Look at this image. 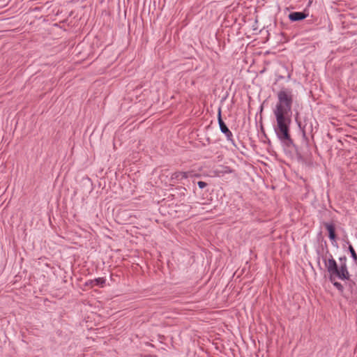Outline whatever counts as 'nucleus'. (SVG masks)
Listing matches in <instances>:
<instances>
[{
	"label": "nucleus",
	"mask_w": 357,
	"mask_h": 357,
	"mask_svg": "<svg viewBox=\"0 0 357 357\" xmlns=\"http://www.w3.org/2000/svg\"><path fill=\"white\" fill-rule=\"evenodd\" d=\"M276 119L275 132L278 137L283 142L292 144L293 140L289 133V126L291 123V114H283L273 112Z\"/></svg>",
	"instance_id": "1"
},
{
	"label": "nucleus",
	"mask_w": 357,
	"mask_h": 357,
	"mask_svg": "<svg viewBox=\"0 0 357 357\" xmlns=\"http://www.w3.org/2000/svg\"><path fill=\"white\" fill-rule=\"evenodd\" d=\"M278 102L273 112L291 114L294 101L292 89L282 87L277 93Z\"/></svg>",
	"instance_id": "2"
},
{
	"label": "nucleus",
	"mask_w": 357,
	"mask_h": 357,
	"mask_svg": "<svg viewBox=\"0 0 357 357\" xmlns=\"http://www.w3.org/2000/svg\"><path fill=\"white\" fill-rule=\"evenodd\" d=\"M330 280L340 291H343L342 285L338 282L337 279L346 280L349 278L347 269H328Z\"/></svg>",
	"instance_id": "3"
},
{
	"label": "nucleus",
	"mask_w": 357,
	"mask_h": 357,
	"mask_svg": "<svg viewBox=\"0 0 357 357\" xmlns=\"http://www.w3.org/2000/svg\"><path fill=\"white\" fill-rule=\"evenodd\" d=\"M218 124L220 129V131L225 135L227 139L229 142H231L233 144H234V141L233 139V135L232 132L229 130V129L227 128L225 122L222 121L221 117V109L219 108L218 109Z\"/></svg>",
	"instance_id": "4"
},
{
	"label": "nucleus",
	"mask_w": 357,
	"mask_h": 357,
	"mask_svg": "<svg viewBox=\"0 0 357 357\" xmlns=\"http://www.w3.org/2000/svg\"><path fill=\"white\" fill-rule=\"evenodd\" d=\"M321 262L324 264L325 268H338L335 260L329 253H326L322 255L321 257H319L318 263L320 267L321 266Z\"/></svg>",
	"instance_id": "5"
},
{
	"label": "nucleus",
	"mask_w": 357,
	"mask_h": 357,
	"mask_svg": "<svg viewBox=\"0 0 357 357\" xmlns=\"http://www.w3.org/2000/svg\"><path fill=\"white\" fill-rule=\"evenodd\" d=\"M234 172L232 169H231L228 166L219 165L211 170V173L213 176L220 177L227 174H231Z\"/></svg>",
	"instance_id": "6"
},
{
	"label": "nucleus",
	"mask_w": 357,
	"mask_h": 357,
	"mask_svg": "<svg viewBox=\"0 0 357 357\" xmlns=\"http://www.w3.org/2000/svg\"><path fill=\"white\" fill-rule=\"evenodd\" d=\"M190 176H192L191 172H176L172 174L170 181L173 183H178Z\"/></svg>",
	"instance_id": "7"
},
{
	"label": "nucleus",
	"mask_w": 357,
	"mask_h": 357,
	"mask_svg": "<svg viewBox=\"0 0 357 357\" xmlns=\"http://www.w3.org/2000/svg\"><path fill=\"white\" fill-rule=\"evenodd\" d=\"M324 227L328 231V237L330 240L333 242H335L336 240V235H335V225L333 223L329 222H324Z\"/></svg>",
	"instance_id": "8"
},
{
	"label": "nucleus",
	"mask_w": 357,
	"mask_h": 357,
	"mask_svg": "<svg viewBox=\"0 0 357 357\" xmlns=\"http://www.w3.org/2000/svg\"><path fill=\"white\" fill-rule=\"evenodd\" d=\"M307 15L303 12H293L289 15V18L292 22L301 21L305 19Z\"/></svg>",
	"instance_id": "9"
},
{
	"label": "nucleus",
	"mask_w": 357,
	"mask_h": 357,
	"mask_svg": "<svg viewBox=\"0 0 357 357\" xmlns=\"http://www.w3.org/2000/svg\"><path fill=\"white\" fill-rule=\"evenodd\" d=\"M105 281L106 280L104 278H98L93 280H91L90 284L91 287H93L95 285L103 287L105 283Z\"/></svg>",
	"instance_id": "10"
},
{
	"label": "nucleus",
	"mask_w": 357,
	"mask_h": 357,
	"mask_svg": "<svg viewBox=\"0 0 357 357\" xmlns=\"http://www.w3.org/2000/svg\"><path fill=\"white\" fill-rule=\"evenodd\" d=\"M349 252H351V257L354 259V260L356 261L357 260V255L354 250V248H353V246L351 245H349Z\"/></svg>",
	"instance_id": "11"
},
{
	"label": "nucleus",
	"mask_w": 357,
	"mask_h": 357,
	"mask_svg": "<svg viewBox=\"0 0 357 357\" xmlns=\"http://www.w3.org/2000/svg\"><path fill=\"white\" fill-rule=\"evenodd\" d=\"M346 260L347 258L345 257L340 258V261L342 262V264L339 268H346Z\"/></svg>",
	"instance_id": "12"
},
{
	"label": "nucleus",
	"mask_w": 357,
	"mask_h": 357,
	"mask_svg": "<svg viewBox=\"0 0 357 357\" xmlns=\"http://www.w3.org/2000/svg\"><path fill=\"white\" fill-rule=\"evenodd\" d=\"M197 185H198L199 188H201V189H203L206 186H207V183L206 182H204V181H198Z\"/></svg>",
	"instance_id": "13"
}]
</instances>
